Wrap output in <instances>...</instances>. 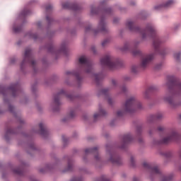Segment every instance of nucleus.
I'll use <instances>...</instances> for the list:
<instances>
[{"label":"nucleus","instance_id":"f257e3e1","mask_svg":"<svg viewBox=\"0 0 181 181\" xmlns=\"http://www.w3.org/2000/svg\"><path fill=\"white\" fill-rule=\"evenodd\" d=\"M165 86L169 90L173 87L174 90H170L163 96V101L169 105L170 108H177L181 105V102L177 101V99L181 95V81L175 76H170L168 77V81Z\"/></svg>","mask_w":181,"mask_h":181},{"label":"nucleus","instance_id":"f03ea898","mask_svg":"<svg viewBox=\"0 0 181 181\" xmlns=\"http://www.w3.org/2000/svg\"><path fill=\"white\" fill-rule=\"evenodd\" d=\"M80 73L92 74V77L95 78L96 83H98V81L103 78V75L101 74H93V62L84 55L81 56L78 59V71H66V76H75L78 81H81Z\"/></svg>","mask_w":181,"mask_h":181},{"label":"nucleus","instance_id":"7ed1b4c3","mask_svg":"<svg viewBox=\"0 0 181 181\" xmlns=\"http://www.w3.org/2000/svg\"><path fill=\"white\" fill-rule=\"evenodd\" d=\"M126 26L131 32H135L141 35L144 40L148 39V37H152L156 33V28L152 24H148L146 29L142 30L141 28L135 26V23L133 21H127Z\"/></svg>","mask_w":181,"mask_h":181},{"label":"nucleus","instance_id":"20e7f679","mask_svg":"<svg viewBox=\"0 0 181 181\" xmlns=\"http://www.w3.org/2000/svg\"><path fill=\"white\" fill-rule=\"evenodd\" d=\"M100 6H104V8L100 12L101 17L98 28L96 30H93L94 35H97L100 33H107V32H108V27L107 26V23H105L104 18L109 16V15H111L113 12L111 7H105V1H104L100 2Z\"/></svg>","mask_w":181,"mask_h":181},{"label":"nucleus","instance_id":"39448f33","mask_svg":"<svg viewBox=\"0 0 181 181\" xmlns=\"http://www.w3.org/2000/svg\"><path fill=\"white\" fill-rule=\"evenodd\" d=\"M141 108H142L141 103L138 102L135 97H130L126 100L124 110L117 111V117H122L125 112H135V111L141 110Z\"/></svg>","mask_w":181,"mask_h":181},{"label":"nucleus","instance_id":"423d86ee","mask_svg":"<svg viewBox=\"0 0 181 181\" xmlns=\"http://www.w3.org/2000/svg\"><path fill=\"white\" fill-rule=\"evenodd\" d=\"M141 43V42L138 40H135L132 43L126 42L123 47L121 48L122 52H131L133 56H141L142 54V52L139 49H135L138 47V45Z\"/></svg>","mask_w":181,"mask_h":181},{"label":"nucleus","instance_id":"0eeeda50","mask_svg":"<svg viewBox=\"0 0 181 181\" xmlns=\"http://www.w3.org/2000/svg\"><path fill=\"white\" fill-rule=\"evenodd\" d=\"M118 64H119V62L115 61V59L110 55H107L100 59V65L102 67H107V69H110V70L117 69Z\"/></svg>","mask_w":181,"mask_h":181},{"label":"nucleus","instance_id":"6e6552de","mask_svg":"<svg viewBox=\"0 0 181 181\" xmlns=\"http://www.w3.org/2000/svg\"><path fill=\"white\" fill-rule=\"evenodd\" d=\"M162 44V40L156 37L153 42V46L154 47L156 54H160V56H166L170 53L171 49L169 47H164L160 49V45Z\"/></svg>","mask_w":181,"mask_h":181},{"label":"nucleus","instance_id":"1a4fd4ad","mask_svg":"<svg viewBox=\"0 0 181 181\" xmlns=\"http://www.w3.org/2000/svg\"><path fill=\"white\" fill-rule=\"evenodd\" d=\"M67 97L69 100H73V96L70 95L66 94V92L63 90H61L57 94L55 95L54 98V102L50 105V107L52 111H58L59 110V105H60V98L62 97Z\"/></svg>","mask_w":181,"mask_h":181},{"label":"nucleus","instance_id":"9d476101","mask_svg":"<svg viewBox=\"0 0 181 181\" xmlns=\"http://www.w3.org/2000/svg\"><path fill=\"white\" fill-rule=\"evenodd\" d=\"M106 152L107 154L109 155V160L112 163H114L115 165H121L122 163V159H121V157L118 156V154H117L114 150H112V147L110 146H107Z\"/></svg>","mask_w":181,"mask_h":181},{"label":"nucleus","instance_id":"9b49d317","mask_svg":"<svg viewBox=\"0 0 181 181\" xmlns=\"http://www.w3.org/2000/svg\"><path fill=\"white\" fill-rule=\"evenodd\" d=\"M180 136L177 134L176 130L173 129L169 132L167 136L164 137L161 141L160 144H169V142H173V141H179Z\"/></svg>","mask_w":181,"mask_h":181},{"label":"nucleus","instance_id":"f8f14e48","mask_svg":"<svg viewBox=\"0 0 181 181\" xmlns=\"http://www.w3.org/2000/svg\"><path fill=\"white\" fill-rule=\"evenodd\" d=\"M25 63H30L33 67L36 66V61L33 59V57H32V49H26L24 54V59L21 64V67H23V64Z\"/></svg>","mask_w":181,"mask_h":181},{"label":"nucleus","instance_id":"ddd939ff","mask_svg":"<svg viewBox=\"0 0 181 181\" xmlns=\"http://www.w3.org/2000/svg\"><path fill=\"white\" fill-rule=\"evenodd\" d=\"M47 47V50L49 53H52L53 54L57 55L59 53H66V50H67V44L66 42H63L61 45L60 50H56V47L53 44H50Z\"/></svg>","mask_w":181,"mask_h":181},{"label":"nucleus","instance_id":"4468645a","mask_svg":"<svg viewBox=\"0 0 181 181\" xmlns=\"http://www.w3.org/2000/svg\"><path fill=\"white\" fill-rule=\"evenodd\" d=\"M153 57H155V54H150L144 57L141 60L140 67L141 69H146V67L149 66L151 62L153 60Z\"/></svg>","mask_w":181,"mask_h":181},{"label":"nucleus","instance_id":"2eb2a0df","mask_svg":"<svg viewBox=\"0 0 181 181\" xmlns=\"http://www.w3.org/2000/svg\"><path fill=\"white\" fill-rule=\"evenodd\" d=\"M63 9H71L72 11H80L81 6L77 4L65 2L62 4Z\"/></svg>","mask_w":181,"mask_h":181},{"label":"nucleus","instance_id":"dca6fc26","mask_svg":"<svg viewBox=\"0 0 181 181\" xmlns=\"http://www.w3.org/2000/svg\"><path fill=\"white\" fill-rule=\"evenodd\" d=\"M173 5H175V0H168L167 2H165L163 4H159L154 7L155 11H162V9H166L168 8H170V6H173Z\"/></svg>","mask_w":181,"mask_h":181},{"label":"nucleus","instance_id":"f3484780","mask_svg":"<svg viewBox=\"0 0 181 181\" xmlns=\"http://www.w3.org/2000/svg\"><path fill=\"white\" fill-rule=\"evenodd\" d=\"M39 128H40V131L33 129V132H35V134H40L42 136H44V138H46V136L49 135V131H47V129H45V124H43V123H40L39 124Z\"/></svg>","mask_w":181,"mask_h":181},{"label":"nucleus","instance_id":"a211bd4d","mask_svg":"<svg viewBox=\"0 0 181 181\" xmlns=\"http://www.w3.org/2000/svg\"><path fill=\"white\" fill-rule=\"evenodd\" d=\"M143 166L146 169H150L151 173H155L156 175H159V173H160V170H159V168H158V166L152 167L151 164L146 162L143 163Z\"/></svg>","mask_w":181,"mask_h":181},{"label":"nucleus","instance_id":"6ab92c4d","mask_svg":"<svg viewBox=\"0 0 181 181\" xmlns=\"http://www.w3.org/2000/svg\"><path fill=\"white\" fill-rule=\"evenodd\" d=\"M86 155L92 153L95 156V160H100V156H98V148L94 147L93 148H87L85 150Z\"/></svg>","mask_w":181,"mask_h":181},{"label":"nucleus","instance_id":"aec40b11","mask_svg":"<svg viewBox=\"0 0 181 181\" xmlns=\"http://www.w3.org/2000/svg\"><path fill=\"white\" fill-rule=\"evenodd\" d=\"M19 85L18 83L12 84L9 88L7 89V91L12 93L13 97H16V94L19 93Z\"/></svg>","mask_w":181,"mask_h":181},{"label":"nucleus","instance_id":"412c9836","mask_svg":"<svg viewBox=\"0 0 181 181\" xmlns=\"http://www.w3.org/2000/svg\"><path fill=\"white\" fill-rule=\"evenodd\" d=\"M107 111L103 108H99V112L98 113H95L93 115L94 121H97L98 118H101V117H105L107 115Z\"/></svg>","mask_w":181,"mask_h":181},{"label":"nucleus","instance_id":"4be33fe9","mask_svg":"<svg viewBox=\"0 0 181 181\" xmlns=\"http://www.w3.org/2000/svg\"><path fill=\"white\" fill-rule=\"evenodd\" d=\"M132 135L131 134H124L123 136L122 142L124 145H127V144H129V142H132Z\"/></svg>","mask_w":181,"mask_h":181},{"label":"nucleus","instance_id":"5701e85b","mask_svg":"<svg viewBox=\"0 0 181 181\" xmlns=\"http://www.w3.org/2000/svg\"><path fill=\"white\" fill-rule=\"evenodd\" d=\"M12 134H15L13 129H12L11 128H8L6 131V134L4 136L6 141H9V136H11Z\"/></svg>","mask_w":181,"mask_h":181},{"label":"nucleus","instance_id":"b1692460","mask_svg":"<svg viewBox=\"0 0 181 181\" xmlns=\"http://www.w3.org/2000/svg\"><path fill=\"white\" fill-rule=\"evenodd\" d=\"M162 118H163V114L162 113H157L156 115L151 116V119H153V121L162 119Z\"/></svg>","mask_w":181,"mask_h":181},{"label":"nucleus","instance_id":"393cba45","mask_svg":"<svg viewBox=\"0 0 181 181\" xmlns=\"http://www.w3.org/2000/svg\"><path fill=\"white\" fill-rule=\"evenodd\" d=\"M73 170V161L71 160H68V167L66 169L64 170V172H70V170Z\"/></svg>","mask_w":181,"mask_h":181},{"label":"nucleus","instance_id":"a878e982","mask_svg":"<svg viewBox=\"0 0 181 181\" xmlns=\"http://www.w3.org/2000/svg\"><path fill=\"white\" fill-rule=\"evenodd\" d=\"M100 12V9L95 7L92 6L90 8V13L91 15H97Z\"/></svg>","mask_w":181,"mask_h":181},{"label":"nucleus","instance_id":"bb28decb","mask_svg":"<svg viewBox=\"0 0 181 181\" xmlns=\"http://www.w3.org/2000/svg\"><path fill=\"white\" fill-rule=\"evenodd\" d=\"M173 179V175H166L163 177L162 181H170Z\"/></svg>","mask_w":181,"mask_h":181},{"label":"nucleus","instance_id":"cd10ccee","mask_svg":"<svg viewBox=\"0 0 181 181\" xmlns=\"http://www.w3.org/2000/svg\"><path fill=\"white\" fill-rule=\"evenodd\" d=\"M108 91H109V89L108 88H104L103 89L100 93L98 94V95H108Z\"/></svg>","mask_w":181,"mask_h":181},{"label":"nucleus","instance_id":"c85d7f7f","mask_svg":"<svg viewBox=\"0 0 181 181\" xmlns=\"http://www.w3.org/2000/svg\"><path fill=\"white\" fill-rule=\"evenodd\" d=\"M181 56V52H175L173 54V57L175 60H180Z\"/></svg>","mask_w":181,"mask_h":181},{"label":"nucleus","instance_id":"c756f323","mask_svg":"<svg viewBox=\"0 0 181 181\" xmlns=\"http://www.w3.org/2000/svg\"><path fill=\"white\" fill-rule=\"evenodd\" d=\"M74 117H76V110H71L68 118H74Z\"/></svg>","mask_w":181,"mask_h":181},{"label":"nucleus","instance_id":"7c9ffc66","mask_svg":"<svg viewBox=\"0 0 181 181\" xmlns=\"http://www.w3.org/2000/svg\"><path fill=\"white\" fill-rule=\"evenodd\" d=\"M130 163L132 166H135V156H132L130 157Z\"/></svg>","mask_w":181,"mask_h":181},{"label":"nucleus","instance_id":"2f4dec72","mask_svg":"<svg viewBox=\"0 0 181 181\" xmlns=\"http://www.w3.org/2000/svg\"><path fill=\"white\" fill-rule=\"evenodd\" d=\"M13 32H15V33H18V32H21V30H22V27H13Z\"/></svg>","mask_w":181,"mask_h":181},{"label":"nucleus","instance_id":"473e14b6","mask_svg":"<svg viewBox=\"0 0 181 181\" xmlns=\"http://www.w3.org/2000/svg\"><path fill=\"white\" fill-rule=\"evenodd\" d=\"M52 8H53V6L50 4H49L48 6H47L45 7V11H46L47 13V12H51Z\"/></svg>","mask_w":181,"mask_h":181},{"label":"nucleus","instance_id":"72a5a7b5","mask_svg":"<svg viewBox=\"0 0 181 181\" xmlns=\"http://www.w3.org/2000/svg\"><path fill=\"white\" fill-rule=\"evenodd\" d=\"M112 86L113 88H115V87H117V86H118V82L117 81H115V79H112Z\"/></svg>","mask_w":181,"mask_h":181},{"label":"nucleus","instance_id":"f704fd0d","mask_svg":"<svg viewBox=\"0 0 181 181\" xmlns=\"http://www.w3.org/2000/svg\"><path fill=\"white\" fill-rule=\"evenodd\" d=\"M70 181H84V179L83 177H73Z\"/></svg>","mask_w":181,"mask_h":181},{"label":"nucleus","instance_id":"c9c22d12","mask_svg":"<svg viewBox=\"0 0 181 181\" xmlns=\"http://www.w3.org/2000/svg\"><path fill=\"white\" fill-rule=\"evenodd\" d=\"M155 90V86H150L148 89V90H146V93H145V97H146V94L147 93H151V91H153Z\"/></svg>","mask_w":181,"mask_h":181},{"label":"nucleus","instance_id":"e433bc0d","mask_svg":"<svg viewBox=\"0 0 181 181\" xmlns=\"http://www.w3.org/2000/svg\"><path fill=\"white\" fill-rule=\"evenodd\" d=\"M120 90L122 93H127V91H128V88H127V86H122L120 88Z\"/></svg>","mask_w":181,"mask_h":181},{"label":"nucleus","instance_id":"4c0bfd02","mask_svg":"<svg viewBox=\"0 0 181 181\" xmlns=\"http://www.w3.org/2000/svg\"><path fill=\"white\" fill-rule=\"evenodd\" d=\"M138 66H132V73H138Z\"/></svg>","mask_w":181,"mask_h":181},{"label":"nucleus","instance_id":"58836bf2","mask_svg":"<svg viewBox=\"0 0 181 181\" xmlns=\"http://www.w3.org/2000/svg\"><path fill=\"white\" fill-rule=\"evenodd\" d=\"M155 70H160V69H162V64H157L155 67H154Z\"/></svg>","mask_w":181,"mask_h":181},{"label":"nucleus","instance_id":"ea45409f","mask_svg":"<svg viewBox=\"0 0 181 181\" xmlns=\"http://www.w3.org/2000/svg\"><path fill=\"white\" fill-rule=\"evenodd\" d=\"M46 19L48 23H52V22H53V18H52L51 17H49V16H46Z\"/></svg>","mask_w":181,"mask_h":181},{"label":"nucleus","instance_id":"a19ab883","mask_svg":"<svg viewBox=\"0 0 181 181\" xmlns=\"http://www.w3.org/2000/svg\"><path fill=\"white\" fill-rule=\"evenodd\" d=\"M13 172H14L16 175H22V170H21V169L13 170Z\"/></svg>","mask_w":181,"mask_h":181},{"label":"nucleus","instance_id":"79ce46f5","mask_svg":"<svg viewBox=\"0 0 181 181\" xmlns=\"http://www.w3.org/2000/svg\"><path fill=\"white\" fill-rule=\"evenodd\" d=\"M13 110H15V107H13V106H12L11 105H9L8 111H10L11 112H13Z\"/></svg>","mask_w":181,"mask_h":181},{"label":"nucleus","instance_id":"37998d69","mask_svg":"<svg viewBox=\"0 0 181 181\" xmlns=\"http://www.w3.org/2000/svg\"><path fill=\"white\" fill-rule=\"evenodd\" d=\"M158 131H159V132H162L165 131V127H163V126H160L158 127Z\"/></svg>","mask_w":181,"mask_h":181},{"label":"nucleus","instance_id":"c03bdc74","mask_svg":"<svg viewBox=\"0 0 181 181\" xmlns=\"http://www.w3.org/2000/svg\"><path fill=\"white\" fill-rule=\"evenodd\" d=\"M4 91H6V89L4 87H0V93H1V94L5 95V93H4Z\"/></svg>","mask_w":181,"mask_h":181},{"label":"nucleus","instance_id":"a18cd8bd","mask_svg":"<svg viewBox=\"0 0 181 181\" xmlns=\"http://www.w3.org/2000/svg\"><path fill=\"white\" fill-rule=\"evenodd\" d=\"M21 15H22L23 16H26V15H29V11H23V12L21 13Z\"/></svg>","mask_w":181,"mask_h":181},{"label":"nucleus","instance_id":"49530a36","mask_svg":"<svg viewBox=\"0 0 181 181\" xmlns=\"http://www.w3.org/2000/svg\"><path fill=\"white\" fill-rule=\"evenodd\" d=\"M91 50H92L93 54H97V49H95V47H92Z\"/></svg>","mask_w":181,"mask_h":181},{"label":"nucleus","instance_id":"de8ad7c7","mask_svg":"<svg viewBox=\"0 0 181 181\" xmlns=\"http://www.w3.org/2000/svg\"><path fill=\"white\" fill-rule=\"evenodd\" d=\"M107 43H108V40H103L102 42L103 47H105V45H107Z\"/></svg>","mask_w":181,"mask_h":181},{"label":"nucleus","instance_id":"09e8293b","mask_svg":"<svg viewBox=\"0 0 181 181\" xmlns=\"http://www.w3.org/2000/svg\"><path fill=\"white\" fill-rule=\"evenodd\" d=\"M62 141H63L64 144H66L67 141H68L67 137L62 136Z\"/></svg>","mask_w":181,"mask_h":181},{"label":"nucleus","instance_id":"8fccbe9b","mask_svg":"<svg viewBox=\"0 0 181 181\" xmlns=\"http://www.w3.org/2000/svg\"><path fill=\"white\" fill-rule=\"evenodd\" d=\"M92 27L91 25H88V27L86 28L85 30L86 32H89V30H91Z\"/></svg>","mask_w":181,"mask_h":181},{"label":"nucleus","instance_id":"3c124183","mask_svg":"<svg viewBox=\"0 0 181 181\" xmlns=\"http://www.w3.org/2000/svg\"><path fill=\"white\" fill-rule=\"evenodd\" d=\"M31 37H33L34 40H36V39H37V35L36 34H33L31 35Z\"/></svg>","mask_w":181,"mask_h":181},{"label":"nucleus","instance_id":"603ef678","mask_svg":"<svg viewBox=\"0 0 181 181\" xmlns=\"http://www.w3.org/2000/svg\"><path fill=\"white\" fill-rule=\"evenodd\" d=\"M107 103H108L109 104H112V99H111V98H107Z\"/></svg>","mask_w":181,"mask_h":181},{"label":"nucleus","instance_id":"864d4df0","mask_svg":"<svg viewBox=\"0 0 181 181\" xmlns=\"http://www.w3.org/2000/svg\"><path fill=\"white\" fill-rule=\"evenodd\" d=\"M46 170H47V168H45V170L40 169V172L41 173H45V172H46Z\"/></svg>","mask_w":181,"mask_h":181},{"label":"nucleus","instance_id":"5fc2aeb1","mask_svg":"<svg viewBox=\"0 0 181 181\" xmlns=\"http://www.w3.org/2000/svg\"><path fill=\"white\" fill-rule=\"evenodd\" d=\"M119 21V19H118L117 18H114V20H113V23H117Z\"/></svg>","mask_w":181,"mask_h":181},{"label":"nucleus","instance_id":"6e6d98bb","mask_svg":"<svg viewBox=\"0 0 181 181\" xmlns=\"http://www.w3.org/2000/svg\"><path fill=\"white\" fill-rule=\"evenodd\" d=\"M37 26H38V28H40V26H42V23L40 21L37 22Z\"/></svg>","mask_w":181,"mask_h":181},{"label":"nucleus","instance_id":"4d7b16f0","mask_svg":"<svg viewBox=\"0 0 181 181\" xmlns=\"http://www.w3.org/2000/svg\"><path fill=\"white\" fill-rule=\"evenodd\" d=\"M135 1H131L130 2V5H132V6H134V5H135Z\"/></svg>","mask_w":181,"mask_h":181},{"label":"nucleus","instance_id":"13d9d810","mask_svg":"<svg viewBox=\"0 0 181 181\" xmlns=\"http://www.w3.org/2000/svg\"><path fill=\"white\" fill-rule=\"evenodd\" d=\"M178 155L181 158V149L178 151Z\"/></svg>","mask_w":181,"mask_h":181},{"label":"nucleus","instance_id":"bf43d9fd","mask_svg":"<svg viewBox=\"0 0 181 181\" xmlns=\"http://www.w3.org/2000/svg\"><path fill=\"white\" fill-rule=\"evenodd\" d=\"M10 63H11V64L15 63V59H11V62H10Z\"/></svg>","mask_w":181,"mask_h":181},{"label":"nucleus","instance_id":"052dcab7","mask_svg":"<svg viewBox=\"0 0 181 181\" xmlns=\"http://www.w3.org/2000/svg\"><path fill=\"white\" fill-rule=\"evenodd\" d=\"M133 181H139V180H138V178L135 177L133 179Z\"/></svg>","mask_w":181,"mask_h":181},{"label":"nucleus","instance_id":"680f3d73","mask_svg":"<svg viewBox=\"0 0 181 181\" xmlns=\"http://www.w3.org/2000/svg\"><path fill=\"white\" fill-rule=\"evenodd\" d=\"M110 125H111L112 127H113L114 123H113V122H112V121L110 122Z\"/></svg>","mask_w":181,"mask_h":181},{"label":"nucleus","instance_id":"e2e57ef3","mask_svg":"<svg viewBox=\"0 0 181 181\" xmlns=\"http://www.w3.org/2000/svg\"><path fill=\"white\" fill-rule=\"evenodd\" d=\"M172 156V153H168V156L166 155V156Z\"/></svg>","mask_w":181,"mask_h":181},{"label":"nucleus","instance_id":"0e129e2a","mask_svg":"<svg viewBox=\"0 0 181 181\" xmlns=\"http://www.w3.org/2000/svg\"><path fill=\"white\" fill-rule=\"evenodd\" d=\"M30 148H31V149H35V147H33V146H30Z\"/></svg>","mask_w":181,"mask_h":181},{"label":"nucleus","instance_id":"69168bd1","mask_svg":"<svg viewBox=\"0 0 181 181\" xmlns=\"http://www.w3.org/2000/svg\"><path fill=\"white\" fill-rule=\"evenodd\" d=\"M62 121H63L64 122H66V119H63Z\"/></svg>","mask_w":181,"mask_h":181},{"label":"nucleus","instance_id":"338daca9","mask_svg":"<svg viewBox=\"0 0 181 181\" xmlns=\"http://www.w3.org/2000/svg\"><path fill=\"white\" fill-rule=\"evenodd\" d=\"M125 80H128V78H125Z\"/></svg>","mask_w":181,"mask_h":181},{"label":"nucleus","instance_id":"774afa93","mask_svg":"<svg viewBox=\"0 0 181 181\" xmlns=\"http://www.w3.org/2000/svg\"><path fill=\"white\" fill-rule=\"evenodd\" d=\"M121 148H124V146H122V147Z\"/></svg>","mask_w":181,"mask_h":181}]
</instances>
